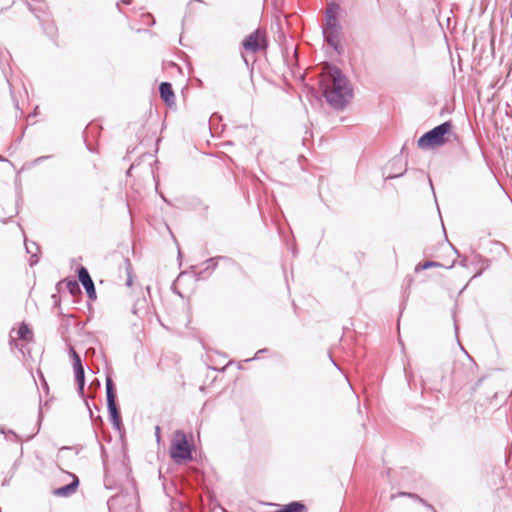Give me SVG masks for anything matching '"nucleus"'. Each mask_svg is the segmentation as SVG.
<instances>
[{
    "label": "nucleus",
    "instance_id": "obj_1",
    "mask_svg": "<svg viewBox=\"0 0 512 512\" xmlns=\"http://www.w3.org/2000/svg\"><path fill=\"white\" fill-rule=\"evenodd\" d=\"M327 103L336 110H343L353 98V88L342 70L327 65L320 80Z\"/></svg>",
    "mask_w": 512,
    "mask_h": 512
},
{
    "label": "nucleus",
    "instance_id": "obj_2",
    "mask_svg": "<svg viewBox=\"0 0 512 512\" xmlns=\"http://www.w3.org/2000/svg\"><path fill=\"white\" fill-rule=\"evenodd\" d=\"M451 121H445L424 133L417 141L420 149H433L447 144L452 135Z\"/></svg>",
    "mask_w": 512,
    "mask_h": 512
},
{
    "label": "nucleus",
    "instance_id": "obj_3",
    "mask_svg": "<svg viewBox=\"0 0 512 512\" xmlns=\"http://www.w3.org/2000/svg\"><path fill=\"white\" fill-rule=\"evenodd\" d=\"M337 6L332 4L330 8L326 10L325 25L323 26V37L324 40L336 51L340 47L339 35L341 26L336 14Z\"/></svg>",
    "mask_w": 512,
    "mask_h": 512
},
{
    "label": "nucleus",
    "instance_id": "obj_4",
    "mask_svg": "<svg viewBox=\"0 0 512 512\" xmlns=\"http://www.w3.org/2000/svg\"><path fill=\"white\" fill-rule=\"evenodd\" d=\"M193 446L189 444L186 434L182 430H176L170 444V457L176 462L192 459Z\"/></svg>",
    "mask_w": 512,
    "mask_h": 512
},
{
    "label": "nucleus",
    "instance_id": "obj_5",
    "mask_svg": "<svg viewBox=\"0 0 512 512\" xmlns=\"http://www.w3.org/2000/svg\"><path fill=\"white\" fill-rule=\"evenodd\" d=\"M106 399L110 420L115 429L120 430L122 419L116 403L115 385L110 376L106 377Z\"/></svg>",
    "mask_w": 512,
    "mask_h": 512
},
{
    "label": "nucleus",
    "instance_id": "obj_6",
    "mask_svg": "<svg viewBox=\"0 0 512 512\" xmlns=\"http://www.w3.org/2000/svg\"><path fill=\"white\" fill-rule=\"evenodd\" d=\"M242 46L245 50L256 53L265 50L268 47V41L265 33L257 29L243 40Z\"/></svg>",
    "mask_w": 512,
    "mask_h": 512
},
{
    "label": "nucleus",
    "instance_id": "obj_7",
    "mask_svg": "<svg viewBox=\"0 0 512 512\" xmlns=\"http://www.w3.org/2000/svg\"><path fill=\"white\" fill-rule=\"evenodd\" d=\"M78 279L81 282V284L83 285V287L85 288L88 297L91 300L96 299V290H95L94 282H93L88 270L83 266H81L78 269Z\"/></svg>",
    "mask_w": 512,
    "mask_h": 512
},
{
    "label": "nucleus",
    "instance_id": "obj_8",
    "mask_svg": "<svg viewBox=\"0 0 512 512\" xmlns=\"http://www.w3.org/2000/svg\"><path fill=\"white\" fill-rule=\"evenodd\" d=\"M70 475L73 478L72 482L65 486L54 489L52 491V494L54 496L66 498V497L72 496L77 491V488L79 486V479L74 474H70Z\"/></svg>",
    "mask_w": 512,
    "mask_h": 512
},
{
    "label": "nucleus",
    "instance_id": "obj_9",
    "mask_svg": "<svg viewBox=\"0 0 512 512\" xmlns=\"http://www.w3.org/2000/svg\"><path fill=\"white\" fill-rule=\"evenodd\" d=\"M159 93L162 100L168 105L174 102L175 95L172 89V85L169 82H162L159 85Z\"/></svg>",
    "mask_w": 512,
    "mask_h": 512
},
{
    "label": "nucleus",
    "instance_id": "obj_10",
    "mask_svg": "<svg viewBox=\"0 0 512 512\" xmlns=\"http://www.w3.org/2000/svg\"><path fill=\"white\" fill-rule=\"evenodd\" d=\"M75 380L77 383L78 394L84 398V387H85V371L84 367L74 369Z\"/></svg>",
    "mask_w": 512,
    "mask_h": 512
},
{
    "label": "nucleus",
    "instance_id": "obj_11",
    "mask_svg": "<svg viewBox=\"0 0 512 512\" xmlns=\"http://www.w3.org/2000/svg\"><path fill=\"white\" fill-rule=\"evenodd\" d=\"M306 506L299 502L293 501L287 505H284L282 508L276 510L275 512H306Z\"/></svg>",
    "mask_w": 512,
    "mask_h": 512
},
{
    "label": "nucleus",
    "instance_id": "obj_12",
    "mask_svg": "<svg viewBox=\"0 0 512 512\" xmlns=\"http://www.w3.org/2000/svg\"><path fill=\"white\" fill-rule=\"evenodd\" d=\"M221 257H212V258H209L207 259L203 264L205 265V268L203 270H201L199 273H198V277H204V274L206 272H212L216 269L217 267V260L220 259Z\"/></svg>",
    "mask_w": 512,
    "mask_h": 512
},
{
    "label": "nucleus",
    "instance_id": "obj_13",
    "mask_svg": "<svg viewBox=\"0 0 512 512\" xmlns=\"http://www.w3.org/2000/svg\"><path fill=\"white\" fill-rule=\"evenodd\" d=\"M25 241V248H26V252L28 254H31V257L34 258L37 256V253L39 251V246L36 242H28L27 239L25 238L24 239Z\"/></svg>",
    "mask_w": 512,
    "mask_h": 512
},
{
    "label": "nucleus",
    "instance_id": "obj_14",
    "mask_svg": "<svg viewBox=\"0 0 512 512\" xmlns=\"http://www.w3.org/2000/svg\"><path fill=\"white\" fill-rule=\"evenodd\" d=\"M69 352H70V356H71L72 361H73V368L76 369V368L83 367V364H82V361H81V357L75 351V349L73 347H70Z\"/></svg>",
    "mask_w": 512,
    "mask_h": 512
},
{
    "label": "nucleus",
    "instance_id": "obj_15",
    "mask_svg": "<svg viewBox=\"0 0 512 512\" xmlns=\"http://www.w3.org/2000/svg\"><path fill=\"white\" fill-rule=\"evenodd\" d=\"M30 329L28 327L27 324L25 323H22L20 326H19V329H18V332H17V335H18V338L20 340H27L28 339V335L30 334Z\"/></svg>",
    "mask_w": 512,
    "mask_h": 512
},
{
    "label": "nucleus",
    "instance_id": "obj_16",
    "mask_svg": "<svg viewBox=\"0 0 512 512\" xmlns=\"http://www.w3.org/2000/svg\"><path fill=\"white\" fill-rule=\"evenodd\" d=\"M432 267H442V264L436 261H426L424 263H420L416 266L415 270H425Z\"/></svg>",
    "mask_w": 512,
    "mask_h": 512
},
{
    "label": "nucleus",
    "instance_id": "obj_17",
    "mask_svg": "<svg viewBox=\"0 0 512 512\" xmlns=\"http://www.w3.org/2000/svg\"><path fill=\"white\" fill-rule=\"evenodd\" d=\"M70 294L75 295L80 292L79 284L76 280H69L66 284Z\"/></svg>",
    "mask_w": 512,
    "mask_h": 512
},
{
    "label": "nucleus",
    "instance_id": "obj_18",
    "mask_svg": "<svg viewBox=\"0 0 512 512\" xmlns=\"http://www.w3.org/2000/svg\"><path fill=\"white\" fill-rule=\"evenodd\" d=\"M398 495L399 496H407L409 498H412V499L418 501L419 503H421L424 506L428 505V502L426 500H424L423 498H421L419 495H417L415 493L401 492Z\"/></svg>",
    "mask_w": 512,
    "mask_h": 512
},
{
    "label": "nucleus",
    "instance_id": "obj_19",
    "mask_svg": "<svg viewBox=\"0 0 512 512\" xmlns=\"http://www.w3.org/2000/svg\"><path fill=\"white\" fill-rule=\"evenodd\" d=\"M0 434H5L6 438L11 441H17L18 439L17 434L12 430H9L8 433L6 434L4 427H0Z\"/></svg>",
    "mask_w": 512,
    "mask_h": 512
},
{
    "label": "nucleus",
    "instance_id": "obj_20",
    "mask_svg": "<svg viewBox=\"0 0 512 512\" xmlns=\"http://www.w3.org/2000/svg\"><path fill=\"white\" fill-rule=\"evenodd\" d=\"M146 157L149 159L147 170H148V172H150L152 174L154 180H156V175H155V172H154L153 163H157V160H152V156L151 155H147Z\"/></svg>",
    "mask_w": 512,
    "mask_h": 512
},
{
    "label": "nucleus",
    "instance_id": "obj_21",
    "mask_svg": "<svg viewBox=\"0 0 512 512\" xmlns=\"http://www.w3.org/2000/svg\"><path fill=\"white\" fill-rule=\"evenodd\" d=\"M49 158H51V156H40V157L34 159L33 165H38V164L42 163L43 161H45L46 159H49Z\"/></svg>",
    "mask_w": 512,
    "mask_h": 512
},
{
    "label": "nucleus",
    "instance_id": "obj_22",
    "mask_svg": "<svg viewBox=\"0 0 512 512\" xmlns=\"http://www.w3.org/2000/svg\"><path fill=\"white\" fill-rule=\"evenodd\" d=\"M139 166H140V163H132V164H131V166H130V168H129V169H128V171H127V174H128V175H130V174H131V172H132L134 169L138 168Z\"/></svg>",
    "mask_w": 512,
    "mask_h": 512
},
{
    "label": "nucleus",
    "instance_id": "obj_23",
    "mask_svg": "<svg viewBox=\"0 0 512 512\" xmlns=\"http://www.w3.org/2000/svg\"><path fill=\"white\" fill-rule=\"evenodd\" d=\"M405 171H406V170H404L403 172H400V173L389 174V175L387 176V179H393V178L400 177V176H402V175L404 174V172H405Z\"/></svg>",
    "mask_w": 512,
    "mask_h": 512
},
{
    "label": "nucleus",
    "instance_id": "obj_24",
    "mask_svg": "<svg viewBox=\"0 0 512 512\" xmlns=\"http://www.w3.org/2000/svg\"><path fill=\"white\" fill-rule=\"evenodd\" d=\"M100 386V382L98 379H95L91 384H90V387L89 388H92V387H99Z\"/></svg>",
    "mask_w": 512,
    "mask_h": 512
},
{
    "label": "nucleus",
    "instance_id": "obj_25",
    "mask_svg": "<svg viewBox=\"0 0 512 512\" xmlns=\"http://www.w3.org/2000/svg\"><path fill=\"white\" fill-rule=\"evenodd\" d=\"M155 435H156L157 441H160V427L159 426H156V428H155Z\"/></svg>",
    "mask_w": 512,
    "mask_h": 512
},
{
    "label": "nucleus",
    "instance_id": "obj_26",
    "mask_svg": "<svg viewBox=\"0 0 512 512\" xmlns=\"http://www.w3.org/2000/svg\"><path fill=\"white\" fill-rule=\"evenodd\" d=\"M85 404H86V406H87V408H88V410H89V413H90V417H91V419H93V412H92V410H91V408H90V406H89L88 402H87V401H85Z\"/></svg>",
    "mask_w": 512,
    "mask_h": 512
},
{
    "label": "nucleus",
    "instance_id": "obj_27",
    "mask_svg": "<svg viewBox=\"0 0 512 512\" xmlns=\"http://www.w3.org/2000/svg\"><path fill=\"white\" fill-rule=\"evenodd\" d=\"M426 508H428L430 510V512H437L434 507L428 503V505L425 506Z\"/></svg>",
    "mask_w": 512,
    "mask_h": 512
},
{
    "label": "nucleus",
    "instance_id": "obj_28",
    "mask_svg": "<svg viewBox=\"0 0 512 512\" xmlns=\"http://www.w3.org/2000/svg\"><path fill=\"white\" fill-rule=\"evenodd\" d=\"M126 284H127V286H131V285H132V279H131V277H129V278L127 279Z\"/></svg>",
    "mask_w": 512,
    "mask_h": 512
},
{
    "label": "nucleus",
    "instance_id": "obj_29",
    "mask_svg": "<svg viewBox=\"0 0 512 512\" xmlns=\"http://www.w3.org/2000/svg\"><path fill=\"white\" fill-rule=\"evenodd\" d=\"M138 304H139V301H138V302L134 305V307H133V310H132V311H133V313H134V314H137V308H136V306H137Z\"/></svg>",
    "mask_w": 512,
    "mask_h": 512
},
{
    "label": "nucleus",
    "instance_id": "obj_30",
    "mask_svg": "<svg viewBox=\"0 0 512 512\" xmlns=\"http://www.w3.org/2000/svg\"><path fill=\"white\" fill-rule=\"evenodd\" d=\"M266 351H267V349H260V350L256 353V357L258 356V354L263 353V352H266Z\"/></svg>",
    "mask_w": 512,
    "mask_h": 512
},
{
    "label": "nucleus",
    "instance_id": "obj_31",
    "mask_svg": "<svg viewBox=\"0 0 512 512\" xmlns=\"http://www.w3.org/2000/svg\"><path fill=\"white\" fill-rule=\"evenodd\" d=\"M37 262H38V259L36 258L35 260H32V261L30 262V265H34V264H35V263H37Z\"/></svg>",
    "mask_w": 512,
    "mask_h": 512
},
{
    "label": "nucleus",
    "instance_id": "obj_32",
    "mask_svg": "<svg viewBox=\"0 0 512 512\" xmlns=\"http://www.w3.org/2000/svg\"><path fill=\"white\" fill-rule=\"evenodd\" d=\"M0 161L3 162V161H6V159L0 155Z\"/></svg>",
    "mask_w": 512,
    "mask_h": 512
},
{
    "label": "nucleus",
    "instance_id": "obj_33",
    "mask_svg": "<svg viewBox=\"0 0 512 512\" xmlns=\"http://www.w3.org/2000/svg\"><path fill=\"white\" fill-rule=\"evenodd\" d=\"M7 221H8L7 219H2V223H3V224H6V223H7Z\"/></svg>",
    "mask_w": 512,
    "mask_h": 512
}]
</instances>
